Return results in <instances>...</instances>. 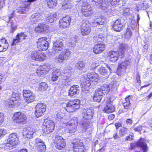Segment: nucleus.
<instances>
[{
  "instance_id": "f257e3e1",
  "label": "nucleus",
  "mask_w": 152,
  "mask_h": 152,
  "mask_svg": "<svg viewBox=\"0 0 152 152\" xmlns=\"http://www.w3.org/2000/svg\"><path fill=\"white\" fill-rule=\"evenodd\" d=\"M128 48V45L125 44H122L120 47L118 52L114 51H110L108 54L107 57L110 61L114 62L117 61L120 56L123 57L124 56V50Z\"/></svg>"
},
{
  "instance_id": "f03ea898",
  "label": "nucleus",
  "mask_w": 152,
  "mask_h": 152,
  "mask_svg": "<svg viewBox=\"0 0 152 152\" xmlns=\"http://www.w3.org/2000/svg\"><path fill=\"white\" fill-rule=\"evenodd\" d=\"M20 96L18 93H13L10 98L5 103L6 107L7 108L12 107L14 106L19 105L20 102Z\"/></svg>"
},
{
  "instance_id": "7ed1b4c3",
  "label": "nucleus",
  "mask_w": 152,
  "mask_h": 152,
  "mask_svg": "<svg viewBox=\"0 0 152 152\" xmlns=\"http://www.w3.org/2000/svg\"><path fill=\"white\" fill-rule=\"evenodd\" d=\"M80 104V100L78 99L70 101L66 104L65 108L67 112H71L78 109Z\"/></svg>"
},
{
  "instance_id": "20e7f679",
  "label": "nucleus",
  "mask_w": 152,
  "mask_h": 152,
  "mask_svg": "<svg viewBox=\"0 0 152 152\" xmlns=\"http://www.w3.org/2000/svg\"><path fill=\"white\" fill-rule=\"evenodd\" d=\"M43 124V131L46 134H49L54 130V123L53 121L47 118L45 120Z\"/></svg>"
},
{
  "instance_id": "39448f33",
  "label": "nucleus",
  "mask_w": 152,
  "mask_h": 152,
  "mask_svg": "<svg viewBox=\"0 0 152 152\" xmlns=\"http://www.w3.org/2000/svg\"><path fill=\"white\" fill-rule=\"evenodd\" d=\"M12 118L14 122L23 124L26 123L27 120L26 115L20 112L15 113Z\"/></svg>"
},
{
  "instance_id": "423d86ee",
  "label": "nucleus",
  "mask_w": 152,
  "mask_h": 152,
  "mask_svg": "<svg viewBox=\"0 0 152 152\" xmlns=\"http://www.w3.org/2000/svg\"><path fill=\"white\" fill-rule=\"evenodd\" d=\"M72 143L74 152H84V147L80 140L74 139L73 140Z\"/></svg>"
},
{
  "instance_id": "0eeeda50",
  "label": "nucleus",
  "mask_w": 152,
  "mask_h": 152,
  "mask_svg": "<svg viewBox=\"0 0 152 152\" xmlns=\"http://www.w3.org/2000/svg\"><path fill=\"white\" fill-rule=\"evenodd\" d=\"M135 146L141 147L143 152H146L148 150L147 145L144 142V138H140L138 141L131 143L129 149H133Z\"/></svg>"
},
{
  "instance_id": "6e6552de",
  "label": "nucleus",
  "mask_w": 152,
  "mask_h": 152,
  "mask_svg": "<svg viewBox=\"0 0 152 152\" xmlns=\"http://www.w3.org/2000/svg\"><path fill=\"white\" fill-rule=\"evenodd\" d=\"M18 139L16 133H14L10 134L7 139L8 143L6 145V147H9V148L11 149L12 146L17 144L18 143Z\"/></svg>"
},
{
  "instance_id": "1a4fd4ad",
  "label": "nucleus",
  "mask_w": 152,
  "mask_h": 152,
  "mask_svg": "<svg viewBox=\"0 0 152 152\" xmlns=\"http://www.w3.org/2000/svg\"><path fill=\"white\" fill-rule=\"evenodd\" d=\"M40 51L35 50L31 53V57L32 59L39 61H43L45 60V54Z\"/></svg>"
},
{
  "instance_id": "9d476101",
  "label": "nucleus",
  "mask_w": 152,
  "mask_h": 152,
  "mask_svg": "<svg viewBox=\"0 0 152 152\" xmlns=\"http://www.w3.org/2000/svg\"><path fill=\"white\" fill-rule=\"evenodd\" d=\"M23 95L25 99L28 103H31L34 101L35 96L34 94L29 90H24L23 91Z\"/></svg>"
},
{
  "instance_id": "9b49d317",
  "label": "nucleus",
  "mask_w": 152,
  "mask_h": 152,
  "mask_svg": "<svg viewBox=\"0 0 152 152\" xmlns=\"http://www.w3.org/2000/svg\"><path fill=\"white\" fill-rule=\"evenodd\" d=\"M46 37H42L38 39L37 42V48L39 50H45L48 47V42Z\"/></svg>"
},
{
  "instance_id": "f8f14e48",
  "label": "nucleus",
  "mask_w": 152,
  "mask_h": 152,
  "mask_svg": "<svg viewBox=\"0 0 152 152\" xmlns=\"http://www.w3.org/2000/svg\"><path fill=\"white\" fill-rule=\"evenodd\" d=\"M84 114L83 119L90 120L92 119L94 113V109L91 107L84 108L83 110Z\"/></svg>"
},
{
  "instance_id": "ddd939ff",
  "label": "nucleus",
  "mask_w": 152,
  "mask_h": 152,
  "mask_svg": "<svg viewBox=\"0 0 152 152\" xmlns=\"http://www.w3.org/2000/svg\"><path fill=\"white\" fill-rule=\"evenodd\" d=\"M54 141L56 144V147L58 149L61 150L65 147L66 143L62 137L56 135Z\"/></svg>"
},
{
  "instance_id": "4468645a",
  "label": "nucleus",
  "mask_w": 152,
  "mask_h": 152,
  "mask_svg": "<svg viewBox=\"0 0 152 152\" xmlns=\"http://www.w3.org/2000/svg\"><path fill=\"white\" fill-rule=\"evenodd\" d=\"M71 53V51L69 49H65L61 52L56 58L59 62H61L64 60L68 59Z\"/></svg>"
},
{
  "instance_id": "2eb2a0df",
  "label": "nucleus",
  "mask_w": 152,
  "mask_h": 152,
  "mask_svg": "<svg viewBox=\"0 0 152 152\" xmlns=\"http://www.w3.org/2000/svg\"><path fill=\"white\" fill-rule=\"evenodd\" d=\"M71 20L69 16H66L60 20L59 22V26L61 28L65 29L69 27Z\"/></svg>"
},
{
  "instance_id": "dca6fc26",
  "label": "nucleus",
  "mask_w": 152,
  "mask_h": 152,
  "mask_svg": "<svg viewBox=\"0 0 152 152\" xmlns=\"http://www.w3.org/2000/svg\"><path fill=\"white\" fill-rule=\"evenodd\" d=\"M81 81H82L81 83L82 91L83 92L88 91V87L91 85V80L87 77V78L86 79L81 78Z\"/></svg>"
},
{
  "instance_id": "f3484780",
  "label": "nucleus",
  "mask_w": 152,
  "mask_h": 152,
  "mask_svg": "<svg viewBox=\"0 0 152 152\" xmlns=\"http://www.w3.org/2000/svg\"><path fill=\"white\" fill-rule=\"evenodd\" d=\"M129 63V61L125 60L118 64L117 70V73L118 75H120L124 74V71L126 68Z\"/></svg>"
},
{
  "instance_id": "a211bd4d",
  "label": "nucleus",
  "mask_w": 152,
  "mask_h": 152,
  "mask_svg": "<svg viewBox=\"0 0 152 152\" xmlns=\"http://www.w3.org/2000/svg\"><path fill=\"white\" fill-rule=\"evenodd\" d=\"M115 110V108L113 104V102L109 98L106 101V105L104 108V112L106 113H112Z\"/></svg>"
},
{
  "instance_id": "6ab92c4d",
  "label": "nucleus",
  "mask_w": 152,
  "mask_h": 152,
  "mask_svg": "<svg viewBox=\"0 0 152 152\" xmlns=\"http://www.w3.org/2000/svg\"><path fill=\"white\" fill-rule=\"evenodd\" d=\"M104 94L103 93L99 88L96 89L95 91L93 97L94 101L95 102H100Z\"/></svg>"
},
{
  "instance_id": "aec40b11",
  "label": "nucleus",
  "mask_w": 152,
  "mask_h": 152,
  "mask_svg": "<svg viewBox=\"0 0 152 152\" xmlns=\"http://www.w3.org/2000/svg\"><path fill=\"white\" fill-rule=\"evenodd\" d=\"M122 20L118 19L114 23L113 27L114 30L116 31H120L124 27V25L122 23Z\"/></svg>"
},
{
  "instance_id": "412c9836",
  "label": "nucleus",
  "mask_w": 152,
  "mask_h": 152,
  "mask_svg": "<svg viewBox=\"0 0 152 152\" xmlns=\"http://www.w3.org/2000/svg\"><path fill=\"white\" fill-rule=\"evenodd\" d=\"M63 46L62 41L59 39L53 43V49L56 53H58L59 51H60L62 50Z\"/></svg>"
},
{
  "instance_id": "4be33fe9",
  "label": "nucleus",
  "mask_w": 152,
  "mask_h": 152,
  "mask_svg": "<svg viewBox=\"0 0 152 152\" xmlns=\"http://www.w3.org/2000/svg\"><path fill=\"white\" fill-rule=\"evenodd\" d=\"M97 7L100 8L102 10H107L106 11L108 12H110L112 9L110 2L107 1H102V3L99 4Z\"/></svg>"
},
{
  "instance_id": "5701e85b",
  "label": "nucleus",
  "mask_w": 152,
  "mask_h": 152,
  "mask_svg": "<svg viewBox=\"0 0 152 152\" xmlns=\"http://www.w3.org/2000/svg\"><path fill=\"white\" fill-rule=\"evenodd\" d=\"M45 144L44 142L41 139L39 138H37L34 140L32 139L30 140L29 141V145L33 148L34 147L36 148L39 146Z\"/></svg>"
},
{
  "instance_id": "b1692460",
  "label": "nucleus",
  "mask_w": 152,
  "mask_h": 152,
  "mask_svg": "<svg viewBox=\"0 0 152 152\" xmlns=\"http://www.w3.org/2000/svg\"><path fill=\"white\" fill-rule=\"evenodd\" d=\"M34 132L33 128L27 127L23 129V134L25 137L30 139L32 137Z\"/></svg>"
},
{
  "instance_id": "393cba45",
  "label": "nucleus",
  "mask_w": 152,
  "mask_h": 152,
  "mask_svg": "<svg viewBox=\"0 0 152 152\" xmlns=\"http://www.w3.org/2000/svg\"><path fill=\"white\" fill-rule=\"evenodd\" d=\"M79 124L84 131L91 128L92 126V124L89 122V120L84 119L80 122H79Z\"/></svg>"
},
{
  "instance_id": "a878e982",
  "label": "nucleus",
  "mask_w": 152,
  "mask_h": 152,
  "mask_svg": "<svg viewBox=\"0 0 152 152\" xmlns=\"http://www.w3.org/2000/svg\"><path fill=\"white\" fill-rule=\"evenodd\" d=\"M14 11H13L11 15L8 17L9 20L7 21V23L10 25V32L11 33H13L17 28V26L15 23L11 19L14 16Z\"/></svg>"
},
{
  "instance_id": "bb28decb",
  "label": "nucleus",
  "mask_w": 152,
  "mask_h": 152,
  "mask_svg": "<svg viewBox=\"0 0 152 152\" xmlns=\"http://www.w3.org/2000/svg\"><path fill=\"white\" fill-rule=\"evenodd\" d=\"M91 28L89 24L83 23L81 27V32L83 35H87L91 31Z\"/></svg>"
},
{
  "instance_id": "cd10ccee",
  "label": "nucleus",
  "mask_w": 152,
  "mask_h": 152,
  "mask_svg": "<svg viewBox=\"0 0 152 152\" xmlns=\"http://www.w3.org/2000/svg\"><path fill=\"white\" fill-rule=\"evenodd\" d=\"M76 121V123H72V122L68 123V125H66L68 127V130L69 132L72 133H73L75 132L77 124H78V122L77 121V119L75 118L74 119Z\"/></svg>"
},
{
  "instance_id": "c85d7f7f",
  "label": "nucleus",
  "mask_w": 152,
  "mask_h": 152,
  "mask_svg": "<svg viewBox=\"0 0 152 152\" xmlns=\"http://www.w3.org/2000/svg\"><path fill=\"white\" fill-rule=\"evenodd\" d=\"M80 92L79 87L78 85H73L69 91V95L72 96L79 94Z\"/></svg>"
},
{
  "instance_id": "c756f323",
  "label": "nucleus",
  "mask_w": 152,
  "mask_h": 152,
  "mask_svg": "<svg viewBox=\"0 0 152 152\" xmlns=\"http://www.w3.org/2000/svg\"><path fill=\"white\" fill-rule=\"evenodd\" d=\"M105 49L104 44H98L95 45L93 48V51L94 53L97 54L103 52Z\"/></svg>"
},
{
  "instance_id": "7c9ffc66",
  "label": "nucleus",
  "mask_w": 152,
  "mask_h": 152,
  "mask_svg": "<svg viewBox=\"0 0 152 152\" xmlns=\"http://www.w3.org/2000/svg\"><path fill=\"white\" fill-rule=\"evenodd\" d=\"M98 71L100 74L104 76V77L107 78L108 77L109 72L106 67L101 66L98 69Z\"/></svg>"
},
{
  "instance_id": "2f4dec72",
  "label": "nucleus",
  "mask_w": 152,
  "mask_h": 152,
  "mask_svg": "<svg viewBox=\"0 0 152 152\" xmlns=\"http://www.w3.org/2000/svg\"><path fill=\"white\" fill-rule=\"evenodd\" d=\"M79 4H82L81 5V12H87L89 11H92L91 7L88 5L86 2H84L83 3L82 1H80L79 2Z\"/></svg>"
},
{
  "instance_id": "473e14b6",
  "label": "nucleus",
  "mask_w": 152,
  "mask_h": 152,
  "mask_svg": "<svg viewBox=\"0 0 152 152\" xmlns=\"http://www.w3.org/2000/svg\"><path fill=\"white\" fill-rule=\"evenodd\" d=\"M105 35L102 34H96L94 37V41L95 42H101L105 39Z\"/></svg>"
},
{
  "instance_id": "72a5a7b5",
  "label": "nucleus",
  "mask_w": 152,
  "mask_h": 152,
  "mask_svg": "<svg viewBox=\"0 0 152 152\" xmlns=\"http://www.w3.org/2000/svg\"><path fill=\"white\" fill-rule=\"evenodd\" d=\"M61 75V73L59 70L56 69L54 70L52 74V80L53 81H56Z\"/></svg>"
},
{
  "instance_id": "f704fd0d",
  "label": "nucleus",
  "mask_w": 152,
  "mask_h": 152,
  "mask_svg": "<svg viewBox=\"0 0 152 152\" xmlns=\"http://www.w3.org/2000/svg\"><path fill=\"white\" fill-rule=\"evenodd\" d=\"M36 0H28L26 1L27 5L25 7H22V14L26 13L29 10V5L31 2H34Z\"/></svg>"
},
{
  "instance_id": "c9c22d12",
  "label": "nucleus",
  "mask_w": 152,
  "mask_h": 152,
  "mask_svg": "<svg viewBox=\"0 0 152 152\" xmlns=\"http://www.w3.org/2000/svg\"><path fill=\"white\" fill-rule=\"evenodd\" d=\"M86 66V63L83 61H79L76 64L75 67L79 70H82Z\"/></svg>"
},
{
  "instance_id": "e433bc0d",
  "label": "nucleus",
  "mask_w": 152,
  "mask_h": 152,
  "mask_svg": "<svg viewBox=\"0 0 152 152\" xmlns=\"http://www.w3.org/2000/svg\"><path fill=\"white\" fill-rule=\"evenodd\" d=\"M87 76V77L90 79H94V80H95V82L97 81V78L98 75L94 72L88 73Z\"/></svg>"
},
{
  "instance_id": "4c0bfd02",
  "label": "nucleus",
  "mask_w": 152,
  "mask_h": 152,
  "mask_svg": "<svg viewBox=\"0 0 152 152\" xmlns=\"http://www.w3.org/2000/svg\"><path fill=\"white\" fill-rule=\"evenodd\" d=\"M130 96H128L125 98L124 101L123 102V105L124 108L127 109L129 106L130 103Z\"/></svg>"
},
{
  "instance_id": "58836bf2",
  "label": "nucleus",
  "mask_w": 152,
  "mask_h": 152,
  "mask_svg": "<svg viewBox=\"0 0 152 152\" xmlns=\"http://www.w3.org/2000/svg\"><path fill=\"white\" fill-rule=\"evenodd\" d=\"M57 14L56 13L54 14H51L47 18L46 20L49 23H52L55 21L56 19Z\"/></svg>"
},
{
  "instance_id": "ea45409f",
  "label": "nucleus",
  "mask_w": 152,
  "mask_h": 152,
  "mask_svg": "<svg viewBox=\"0 0 152 152\" xmlns=\"http://www.w3.org/2000/svg\"><path fill=\"white\" fill-rule=\"evenodd\" d=\"M104 94L107 93L110 90L109 86L106 84L102 85L100 88H99Z\"/></svg>"
},
{
  "instance_id": "a19ab883",
  "label": "nucleus",
  "mask_w": 152,
  "mask_h": 152,
  "mask_svg": "<svg viewBox=\"0 0 152 152\" xmlns=\"http://www.w3.org/2000/svg\"><path fill=\"white\" fill-rule=\"evenodd\" d=\"M36 110H35V114L37 117L38 118L42 116L43 113L45 111V109L42 110L35 107Z\"/></svg>"
},
{
  "instance_id": "79ce46f5",
  "label": "nucleus",
  "mask_w": 152,
  "mask_h": 152,
  "mask_svg": "<svg viewBox=\"0 0 152 152\" xmlns=\"http://www.w3.org/2000/svg\"><path fill=\"white\" fill-rule=\"evenodd\" d=\"M48 5L50 8L55 7L57 4L56 0H47Z\"/></svg>"
},
{
  "instance_id": "37998d69",
  "label": "nucleus",
  "mask_w": 152,
  "mask_h": 152,
  "mask_svg": "<svg viewBox=\"0 0 152 152\" xmlns=\"http://www.w3.org/2000/svg\"><path fill=\"white\" fill-rule=\"evenodd\" d=\"M132 34V32L130 29L127 28L126 32L124 33V36L127 39L130 38Z\"/></svg>"
},
{
  "instance_id": "c03bdc74",
  "label": "nucleus",
  "mask_w": 152,
  "mask_h": 152,
  "mask_svg": "<svg viewBox=\"0 0 152 152\" xmlns=\"http://www.w3.org/2000/svg\"><path fill=\"white\" fill-rule=\"evenodd\" d=\"M42 69H44L45 73L48 72L51 69V67L50 64H47L41 66Z\"/></svg>"
},
{
  "instance_id": "a18cd8bd",
  "label": "nucleus",
  "mask_w": 152,
  "mask_h": 152,
  "mask_svg": "<svg viewBox=\"0 0 152 152\" xmlns=\"http://www.w3.org/2000/svg\"><path fill=\"white\" fill-rule=\"evenodd\" d=\"M141 7L143 9L147 8L148 7V4L146 0L141 1L140 4Z\"/></svg>"
},
{
  "instance_id": "49530a36",
  "label": "nucleus",
  "mask_w": 152,
  "mask_h": 152,
  "mask_svg": "<svg viewBox=\"0 0 152 152\" xmlns=\"http://www.w3.org/2000/svg\"><path fill=\"white\" fill-rule=\"evenodd\" d=\"M48 88V85L45 82H42L40 84L39 89L41 90H45Z\"/></svg>"
},
{
  "instance_id": "de8ad7c7",
  "label": "nucleus",
  "mask_w": 152,
  "mask_h": 152,
  "mask_svg": "<svg viewBox=\"0 0 152 152\" xmlns=\"http://www.w3.org/2000/svg\"><path fill=\"white\" fill-rule=\"evenodd\" d=\"M42 67L40 66L38 67L37 70V73L38 76H42L46 74L44 69H42Z\"/></svg>"
},
{
  "instance_id": "09e8293b",
  "label": "nucleus",
  "mask_w": 152,
  "mask_h": 152,
  "mask_svg": "<svg viewBox=\"0 0 152 152\" xmlns=\"http://www.w3.org/2000/svg\"><path fill=\"white\" fill-rule=\"evenodd\" d=\"M17 36V37L18 38L20 41H21L22 40L25 39L26 37L27 36V35L25 34V33L24 32L19 33L18 34Z\"/></svg>"
},
{
  "instance_id": "8fccbe9b",
  "label": "nucleus",
  "mask_w": 152,
  "mask_h": 152,
  "mask_svg": "<svg viewBox=\"0 0 152 152\" xmlns=\"http://www.w3.org/2000/svg\"><path fill=\"white\" fill-rule=\"evenodd\" d=\"M99 25L103 24L105 22V18L104 17L99 18H96Z\"/></svg>"
},
{
  "instance_id": "3c124183",
  "label": "nucleus",
  "mask_w": 152,
  "mask_h": 152,
  "mask_svg": "<svg viewBox=\"0 0 152 152\" xmlns=\"http://www.w3.org/2000/svg\"><path fill=\"white\" fill-rule=\"evenodd\" d=\"M42 27H43V26L40 23L35 28V31L38 33H43V30Z\"/></svg>"
},
{
  "instance_id": "603ef678",
  "label": "nucleus",
  "mask_w": 152,
  "mask_h": 152,
  "mask_svg": "<svg viewBox=\"0 0 152 152\" xmlns=\"http://www.w3.org/2000/svg\"><path fill=\"white\" fill-rule=\"evenodd\" d=\"M39 146H38V147L36 148L38 151L39 152H44L45 151L46 146L45 144Z\"/></svg>"
},
{
  "instance_id": "864d4df0",
  "label": "nucleus",
  "mask_w": 152,
  "mask_h": 152,
  "mask_svg": "<svg viewBox=\"0 0 152 152\" xmlns=\"http://www.w3.org/2000/svg\"><path fill=\"white\" fill-rule=\"evenodd\" d=\"M127 131V129L125 128H123L121 129L119 131L120 136L121 137L123 136L126 133Z\"/></svg>"
},
{
  "instance_id": "5fc2aeb1",
  "label": "nucleus",
  "mask_w": 152,
  "mask_h": 152,
  "mask_svg": "<svg viewBox=\"0 0 152 152\" xmlns=\"http://www.w3.org/2000/svg\"><path fill=\"white\" fill-rule=\"evenodd\" d=\"M35 107L40 109H41L42 110L43 109L46 110V106L45 104L42 103H39L37 104Z\"/></svg>"
},
{
  "instance_id": "6e6d98bb",
  "label": "nucleus",
  "mask_w": 152,
  "mask_h": 152,
  "mask_svg": "<svg viewBox=\"0 0 152 152\" xmlns=\"http://www.w3.org/2000/svg\"><path fill=\"white\" fill-rule=\"evenodd\" d=\"M31 19H34L33 20V21L36 20L37 21L39 20H40L41 19V18H40V16L39 14H35L34 15H32L31 17Z\"/></svg>"
},
{
  "instance_id": "4d7b16f0",
  "label": "nucleus",
  "mask_w": 152,
  "mask_h": 152,
  "mask_svg": "<svg viewBox=\"0 0 152 152\" xmlns=\"http://www.w3.org/2000/svg\"><path fill=\"white\" fill-rule=\"evenodd\" d=\"M41 24L43 27H42V28L43 30V29L44 32L48 33L49 31V26L48 25L44 24L41 23Z\"/></svg>"
},
{
  "instance_id": "13d9d810",
  "label": "nucleus",
  "mask_w": 152,
  "mask_h": 152,
  "mask_svg": "<svg viewBox=\"0 0 152 152\" xmlns=\"http://www.w3.org/2000/svg\"><path fill=\"white\" fill-rule=\"evenodd\" d=\"M8 47V44H6L5 45L0 44V52L5 51Z\"/></svg>"
},
{
  "instance_id": "bf43d9fd",
  "label": "nucleus",
  "mask_w": 152,
  "mask_h": 152,
  "mask_svg": "<svg viewBox=\"0 0 152 152\" xmlns=\"http://www.w3.org/2000/svg\"><path fill=\"white\" fill-rule=\"evenodd\" d=\"M70 71L69 69L67 70V72H66L64 70V79H66L70 76V74H69Z\"/></svg>"
},
{
  "instance_id": "052dcab7",
  "label": "nucleus",
  "mask_w": 152,
  "mask_h": 152,
  "mask_svg": "<svg viewBox=\"0 0 152 152\" xmlns=\"http://www.w3.org/2000/svg\"><path fill=\"white\" fill-rule=\"evenodd\" d=\"M82 15L86 17H88L91 16L93 14V11H89L87 12L84 11V12H82Z\"/></svg>"
},
{
  "instance_id": "680f3d73",
  "label": "nucleus",
  "mask_w": 152,
  "mask_h": 152,
  "mask_svg": "<svg viewBox=\"0 0 152 152\" xmlns=\"http://www.w3.org/2000/svg\"><path fill=\"white\" fill-rule=\"evenodd\" d=\"M119 84L118 82L115 80L113 81L111 83V88H115L117 86H119Z\"/></svg>"
},
{
  "instance_id": "e2e57ef3",
  "label": "nucleus",
  "mask_w": 152,
  "mask_h": 152,
  "mask_svg": "<svg viewBox=\"0 0 152 152\" xmlns=\"http://www.w3.org/2000/svg\"><path fill=\"white\" fill-rule=\"evenodd\" d=\"M20 42H21V41L17 37V36H16V38L13 40L12 42V45H15L17 43Z\"/></svg>"
},
{
  "instance_id": "0e129e2a",
  "label": "nucleus",
  "mask_w": 152,
  "mask_h": 152,
  "mask_svg": "<svg viewBox=\"0 0 152 152\" xmlns=\"http://www.w3.org/2000/svg\"><path fill=\"white\" fill-rule=\"evenodd\" d=\"M96 19L94 20L91 22L90 23L91 25L93 27L96 26L98 25L99 24L97 23V22L96 21Z\"/></svg>"
},
{
  "instance_id": "69168bd1",
  "label": "nucleus",
  "mask_w": 152,
  "mask_h": 152,
  "mask_svg": "<svg viewBox=\"0 0 152 152\" xmlns=\"http://www.w3.org/2000/svg\"><path fill=\"white\" fill-rule=\"evenodd\" d=\"M7 132L6 130L4 129H0V137L4 136L5 134H7Z\"/></svg>"
},
{
  "instance_id": "338daca9",
  "label": "nucleus",
  "mask_w": 152,
  "mask_h": 152,
  "mask_svg": "<svg viewBox=\"0 0 152 152\" xmlns=\"http://www.w3.org/2000/svg\"><path fill=\"white\" fill-rule=\"evenodd\" d=\"M8 44L5 38L2 39L0 40V44L3 45H5V44Z\"/></svg>"
},
{
  "instance_id": "774afa93",
  "label": "nucleus",
  "mask_w": 152,
  "mask_h": 152,
  "mask_svg": "<svg viewBox=\"0 0 152 152\" xmlns=\"http://www.w3.org/2000/svg\"><path fill=\"white\" fill-rule=\"evenodd\" d=\"M119 0H112L110 2L111 5H114L118 4L119 2Z\"/></svg>"
}]
</instances>
